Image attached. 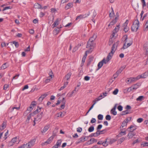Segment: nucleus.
<instances>
[{
    "instance_id": "obj_9",
    "label": "nucleus",
    "mask_w": 148,
    "mask_h": 148,
    "mask_svg": "<svg viewBox=\"0 0 148 148\" xmlns=\"http://www.w3.org/2000/svg\"><path fill=\"white\" fill-rule=\"evenodd\" d=\"M71 75L72 73L71 72L68 73L65 75L63 79L65 81H66L68 82V81L69 80Z\"/></svg>"
},
{
    "instance_id": "obj_18",
    "label": "nucleus",
    "mask_w": 148,
    "mask_h": 148,
    "mask_svg": "<svg viewBox=\"0 0 148 148\" xmlns=\"http://www.w3.org/2000/svg\"><path fill=\"white\" fill-rule=\"evenodd\" d=\"M105 130H103L101 131L97 130L95 133V134H94V136H97L99 135L103 134V132L105 131Z\"/></svg>"
},
{
    "instance_id": "obj_64",
    "label": "nucleus",
    "mask_w": 148,
    "mask_h": 148,
    "mask_svg": "<svg viewBox=\"0 0 148 148\" xmlns=\"http://www.w3.org/2000/svg\"><path fill=\"white\" fill-rule=\"evenodd\" d=\"M144 30L145 31H147L148 30V25H145L144 26Z\"/></svg>"
},
{
    "instance_id": "obj_15",
    "label": "nucleus",
    "mask_w": 148,
    "mask_h": 148,
    "mask_svg": "<svg viewBox=\"0 0 148 148\" xmlns=\"http://www.w3.org/2000/svg\"><path fill=\"white\" fill-rule=\"evenodd\" d=\"M50 125L49 124L45 126L43 129L41 131L42 133H45L49 128Z\"/></svg>"
},
{
    "instance_id": "obj_25",
    "label": "nucleus",
    "mask_w": 148,
    "mask_h": 148,
    "mask_svg": "<svg viewBox=\"0 0 148 148\" xmlns=\"http://www.w3.org/2000/svg\"><path fill=\"white\" fill-rule=\"evenodd\" d=\"M59 23V21L57 19L54 22V23L52 25V28H54V27H56Z\"/></svg>"
},
{
    "instance_id": "obj_46",
    "label": "nucleus",
    "mask_w": 148,
    "mask_h": 148,
    "mask_svg": "<svg viewBox=\"0 0 148 148\" xmlns=\"http://www.w3.org/2000/svg\"><path fill=\"white\" fill-rule=\"evenodd\" d=\"M6 63H5L3 64V65L1 67V69H4L7 67V66L6 65Z\"/></svg>"
},
{
    "instance_id": "obj_38",
    "label": "nucleus",
    "mask_w": 148,
    "mask_h": 148,
    "mask_svg": "<svg viewBox=\"0 0 148 148\" xmlns=\"http://www.w3.org/2000/svg\"><path fill=\"white\" fill-rule=\"evenodd\" d=\"M108 139H106L105 141L102 142V145H103L105 147H106L108 145V143L107 142Z\"/></svg>"
},
{
    "instance_id": "obj_49",
    "label": "nucleus",
    "mask_w": 148,
    "mask_h": 148,
    "mask_svg": "<svg viewBox=\"0 0 148 148\" xmlns=\"http://www.w3.org/2000/svg\"><path fill=\"white\" fill-rule=\"evenodd\" d=\"M111 113L113 115H115L116 114L117 112L115 111V110H111Z\"/></svg>"
},
{
    "instance_id": "obj_62",
    "label": "nucleus",
    "mask_w": 148,
    "mask_h": 148,
    "mask_svg": "<svg viewBox=\"0 0 148 148\" xmlns=\"http://www.w3.org/2000/svg\"><path fill=\"white\" fill-rule=\"evenodd\" d=\"M125 134H126V132L125 131H124V132L121 131L119 135H121V136H123V135H125Z\"/></svg>"
},
{
    "instance_id": "obj_43",
    "label": "nucleus",
    "mask_w": 148,
    "mask_h": 148,
    "mask_svg": "<svg viewBox=\"0 0 148 148\" xmlns=\"http://www.w3.org/2000/svg\"><path fill=\"white\" fill-rule=\"evenodd\" d=\"M141 145L143 147L148 146V143L147 142H144L141 144Z\"/></svg>"
},
{
    "instance_id": "obj_27",
    "label": "nucleus",
    "mask_w": 148,
    "mask_h": 148,
    "mask_svg": "<svg viewBox=\"0 0 148 148\" xmlns=\"http://www.w3.org/2000/svg\"><path fill=\"white\" fill-rule=\"evenodd\" d=\"M33 116L32 113H30L27 116V118L26 120V122L27 123H29V121L30 119L31 118V117Z\"/></svg>"
},
{
    "instance_id": "obj_52",
    "label": "nucleus",
    "mask_w": 148,
    "mask_h": 148,
    "mask_svg": "<svg viewBox=\"0 0 148 148\" xmlns=\"http://www.w3.org/2000/svg\"><path fill=\"white\" fill-rule=\"evenodd\" d=\"M116 141L115 139L114 138L110 139L109 143L110 144H112Z\"/></svg>"
},
{
    "instance_id": "obj_32",
    "label": "nucleus",
    "mask_w": 148,
    "mask_h": 148,
    "mask_svg": "<svg viewBox=\"0 0 148 148\" xmlns=\"http://www.w3.org/2000/svg\"><path fill=\"white\" fill-rule=\"evenodd\" d=\"M41 108H40L38 107L37 109L34 112V114H37L38 112H40L41 111Z\"/></svg>"
},
{
    "instance_id": "obj_12",
    "label": "nucleus",
    "mask_w": 148,
    "mask_h": 148,
    "mask_svg": "<svg viewBox=\"0 0 148 148\" xmlns=\"http://www.w3.org/2000/svg\"><path fill=\"white\" fill-rule=\"evenodd\" d=\"M90 13L87 14H81L79 16H77L76 18H86L88 16L90 15Z\"/></svg>"
},
{
    "instance_id": "obj_54",
    "label": "nucleus",
    "mask_w": 148,
    "mask_h": 148,
    "mask_svg": "<svg viewBox=\"0 0 148 148\" xmlns=\"http://www.w3.org/2000/svg\"><path fill=\"white\" fill-rule=\"evenodd\" d=\"M93 13L92 18H94L97 15L96 12L95 10H93L92 11Z\"/></svg>"
},
{
    "instance_id": "obj_61",
    "label": "nucleus",
    "mask_w": 148,
    "mask_h": 148,
    "mask_svg": "<svg viewBox=\"0 0 148 148\" xmlns=\"http://www.w3.org/2000/svg\"><path fill=\"white\" fill-rule=\"evenodd\" d=\"M96 121V119L94 118H92L90 121V123H95Z\"/></svg>"
},
{
    "instance_id": "obj_14",
    "label": "nucleus",
    "mask_w": 148,
    "mask_h": 148,
    "mask_svg": "<svg viewBox=\"0 0 148 148\" xmlns=\"http://www.w3.org/2000/svg\"><path fill=\"white\" fill-rule=\"evenodd\" d=\"M136 129V127L134 125H132L129 127H128L127 128V130L129 132H134L133 131Z\"/></svg>"
},
{
    "instance_id": "obj_39",
    "label": "nucleus",
    "mask_w": 148,
    "mask_h": 148,
    "mask_svg": "<svg viewBox=\"0 0 148 148\" xmlns=\"http://www.w3.org/2000/svg\"><path fill=\"white\" fill-rule=\"evenodd\" d=\"M138 85L137 84H135L134 86H132V90H136L138 88Z\"/></svg>"
},
{
    "instance_id": "obj_31",
    "label": "nucleus",
    "mask_w": 148,
    "mask_h": 148,
    "mask_svg": "<svg viewBox=\"0 0 148 148\" xmlns=\"http://www.w3.org/2000/svg\"><path fill=\"white\" fill-rule=\"evenodd\" d=\"M126 139V137H122L120 138L118 140V142L120 144H121L122 142L124 141Z\"/></svg>"
},
{
    "instance_id": "obj_58",
    "label": "nucleus",
    "mask_w": 148,
    "mask_h": 148,
    "mask_svg": "<svg viewBox=\"0 0 148 148\" xmlns=\"http://www.w3.org/2000/svg\"><path fill=\"white\" fill-rule=\"evenodd\" d=\"M118 91V89H116L113 91V94L114 95H116L117 94Z\"/></svg>"
},
{
    "instance_id": "obj_21",
    "label": "nucleus",
    "mask_w": 148,
    "mask_h": 148,
    "mask_svg": "<svg viewBox=\"0 0 148 148\" xmlns=\"http://www.w3.org/2000/svg\"><path fill=\"white\" fill-rule=\"evenodd\" d=\"M97 141V140L94 138H91L88 141V144H92L94 143H96Z\"/></svg>"
},
{
    "instance_id": "obj_57",
    "label": "nucleus",
    "mask_w": 148,
    "mask_h": 148,
    "mask_svg": "<svg viewBox=\"0 0 148 148\" xmlns=\"http://www.w3.org/2000/svg\"><path fill=\"white\" fill-rule=\"evenodd\" d=\"M123 28L124 31L125 32H127L129 30V28L128 26L123 27Z\"/></svg>"
},
{
    "instance_id": "obj_33",
    "label": "nucleus",
    "mask_w": 148,
    "mask_h": 148,
    "mask_svg": "<svg viewBox=\"0 0 148 148\" xmlns=\"http://www.w3.org/2000/svg\"><path fill=\"white\" fill-rule=\"evenodd\" d=\"M94 130V127L93 126L90 127L88 129V130L89 132H92Z\"/></svg>"
},
{
    "instance_id": "obj_50",
    "label": "nucleus",
    "mask_w": 148,
    "mask_h": 148,
    "mask_svg": "<svg viewBox=\"0 0 148 148\" xmlns=\"http://www.w3.org/2000/svg\"><path fill=\"white\" fill-rule=\"evenodd\" d=\"M103 115L101 114H99L98 116V119L99 120H102L103 119Z\"/></svg>"
},
{
    "instance_id": "obj_16",
    "label": "nucleus",
    "mask_w": 148,
    "mask_h": 148,
    "mask_svg": "<svg viewBox=\"0 0 148 148\" xmlns=\"http://www.w3.org/2000/svg\"><path fill=\"white\" fill-rule=\"evenodd\" d=\"M135 135V133L134 132H129L127 136L128 137V139H130Z\"/></svg>"
},
{
    "instance_id": "obj_13",
    "label": "nucleus",
    "mask_w": 148,
    "mask_h": 148,
    "mask_svg": "<svg viewBox=\"0 0 148 148\" xmlns=\"http://www.w3.org/2000/svg\"><path fill=\"white\" fill-rule=\"evenodd\" d=\"M53 137V136L50 137L44 143L42 144V145H47V144L50 143L51 141L52 140Z\"/></svg>"
},
{
    "instance_id": "obj_41",
    "label": "nucleus",
    "mask_w": 148,
    "mask_h": 148,
    "mask_svg": "<svg viewBox=\"0 0 148 148\" xmlns=\"http://www.w3.org/2000/svg\"><path fill=\"white\" fill-rule=\"evenodd\" d=\"M92 49H93L92 48H90L89 50H88L86 51L85 54H86L87 55V54L89 53H90L91 52H92Z\"/></svg>"
},
{
    "instance_id": "obj_3",
    "label": "nucleus",
    "mask_w": 148,
    "mask_h": 148,
    "mask_svg": "<svg viewBox=\"0 0 148 148\" xmlns=\"http://www.w3.org/2000/svg\"><path fill=\"white\" fill-rule=\"evenodd\" d=\"M127 36H124L123 37V38L125 39V43L124 44L123 47L122 48V49H125L127 48L128 47L131 46L132 43V41L130 42L129 43H127Z\"/></svg>"
},
{
    "instance_id": "obj_2",
    "label": "nucleus",
    "mask_w": 148,
    "mask_h": 148,
    "mask_svg": "<svg viewBox=\"0 0 148 148\" xmlns=\"http://www.w3.org/2000/svg\"><path fill=\"white\" fill-rule=\"evenodd\" d=\"M139 26V23L138 19H136L133 22L131 27L132 30L134 32L137 31Z\"/></svg>"
},
{
    "instance_id": "obj_51",
    "label": "nucleus",
    "mask_w": 148,
    "mask_h": 148,
    "mask_svg": "<svg viewBox=\"0 0 148 148\" xmlns=\"http://www.w3.org/2000/svg\"><path fill=\"white\" fill-rule=\"evenodd\" d=\"M106 119L107 120L110 121L111 119V117L109 115H107L106 116Z\"/></svg>"
},
{
    "instance_id": "obj_56",
    "label": "nucleus",
    "mask_w": 148,
    "mask_h": 148,
    "mask_svg": "<svg viewBox=\"0 0 148 148\" xmlns=\"http://www.w3.org/2000/svg\"><path fill=\"white\" fill-rule=\"evenodd\" d=\"M82 128H81V127H79L77 128V131L78 132H79V133L81 132H82Z\"/></svg>"
},
{
    "instance_id": "obj_22",
    "label": "nucleus",
    "mask_w": 148,
    "mask_h": 148,
    "mask_svg": "<svg viewBox=\"0 0 148 148\" xmlns=\"http://www.w3.org/2000/svg\"><path fill=\"white\" fill-rule=\"evenodd\" d=\"M18 148H30L28 143L24 144L18 147Z\"/></svg>"
},
{
    "instance_id": "obj_24",
    "label": "nucleus",
    "mask_w": 148,
    "mask_h": 148,
    "mask_svg": "<svg viewBox=\"0 0 148 148\" xmlns=\"http://www.w3.org/2000/svg\"><path fill=\"white\" fill-rule=\"evenodd\" d=\"M62 27V26L61 25L60 27H56L54 30V32H55V33L56 34H58L59 32L60 31V29Z\"/></svg>"
},
{
    "instance_id": "obj_5",
    "label": "nucleus",
    "mask_w": 148,
    "mask_h": 148,
    "mask_svg": "<svg viewBox=\"0 0 148 148\" xmlns=\"http://www.w3.org/2000/svg\"><path fill=\"white\" fill-rule=\"evenodd\" d=\"M95 40H93L92 37H91L88 42L86 48H89L90 47H92L93 45V41Z\"/></svg>"
},
{
    "instance_id": "obj_20",
    "label": "nucleus",
    "mask_w": 148,
    "mask_h": 148,
    "mask_svg": "<svg viewBox=\"0 0 148 148\" xmlns=\"http://www.w3.org/2000/svg\"><path fill=\"white\" fill-rule=\"evenodd\" d=\"M126 66H124L122 67H121L119 69L116 73L118 75L121 73L123 70L125 68Z\"/></svg>"
},
{
    "instance_id": "obj_63",
    "label": "nucleus",
    "mask_w": 148,
    "mask_h": 148,
    "mask_svg": "<svg viewBox=\"0 0 148 148\" xmlns=\"http://www.w3.org/2000/svg\"><path fill=\"white\" fill-rule=\"evenodd\" d=\"M143 121V119L142 118H140L137 119V121L139 123H141Z\"/></svg>"
},
{
    "instance_id": "obj_23",
    "label": "nucleus",
    "mask_w": 148,
    "mask_h": 148,
    "mask_svg": "<svg viewBox=\"0 0 148 148\" xmlns=\"http://www.w3.org/2000/svg\"><path fill=\"white\" fill-rule=\"evenodd\" d=\"M47 95L45 93L43 95H41V96L39 98L38 100L40 101H42L43 99L45 97H46Z\"/></svg>"
},
{
    "instance_id": "obj_45",
    "label": "nucleus",
    "mask_w": 148,
    "mask_h": 148,
    "mask_svg": "<svg viewBox=\"0 0 148 148\" xmlns=\"http://www.w3.org/2000/svg\"><path fill=\"white\" fill-rule=\"evenodd\" d=\"M57 116L58 117H63L64 115L62 114V112H59L57 114Z\"/></svg>"
},
{
    "instance_id": "obj_48",
    "label": "nucleus",
    "mask_w": 148,
    "mask_h": 148,
    "mask_svg": "<svg viewBox=\"0 0 148 148\" xmlns=\"http://www.w3.org/2000/svg\"><path fill=\"white\" fill-rule=\"evenodd\" d=\"M11 109V111H12L13 110H16V111L18 110H19L20 109V107H13L12 108L10 109Z\"/></svg>"
},
{
    "instance_id": "obj_37",
    "label": "nucleus",
    "mask_w": 148,
    "mask_h": 148,
    "mask_svg": "<svg viewBox=\"0 0 148 148\" xmlns=\"http://www.w3.org/2000/svg\"><path fill=\"white\" fill-rule=\"evenodd\" d=\"M62 140H58V141H57L56 144V145L58 146V147H60L61 145V143H62Z\"/></svg>"
},
{
    "instance_id": "obj_17",
    "label": "nucleus",
    "mask_w": 148,
    "mask_h": 148,
    "mask_svg": "<svg viewBox=\"0 0 148 148\" xmlns=\"http://www.w3.org/2000/svg\"><path fill=\"white\" fill-rule=\"evenodd\" d=\"M33 106L31 104L29 107L27 108V110L24 112V115L25 116H26L27 115V111H32V110L33 109Z\"/></svg>"
},
{
    "instance_id": "obj_4",
    "label": "nucleus",
    "mask_w": 148,
    "mask_h": 148,
    "mask_svg": "<svg viewBox=\"0 0 148 148\" xmlns=\"http://www.w3.org/2000/svg\"><path fill=\"white\" fill-rule=\"evenodd\" d=\"M109 61H107V57L106 60H105L104 59L101 62H99L97 65L98 69H100L102 67L104 63L105 64H106L107 62H108Z\"/></svg>"
},
{
    "instance_id": "obj_7",
    "label": "nucleus",
    "mask_w": 148,
    "mask_h": 148,
    "mask_svg": "<svg viewBox=\"0 0 148 148\" xmlns=\"http://www.w3.org/2000/svg\"><path fill=\"white\" fill-rule=\"evenodd\" d=\"M36 141V139L34 138L31 140L28 143V145L30 148H31L34 145Z\"/></svg>"
},
{
    "instance_id": "obj_35",
    "label": "nucleus",
    "mask_w": 148,
    "mask_h": 148,
    "mask_svg": "<svg viewBox=\"0 0 148 148\" xmlns=\"http://www.w3.org/2000/svg\"><path fill=\"white\" fill-rule=\"evenodd\" d=\"M130 113V112L128 110H126L122 112V115H125V114H129Z\"/></svg>"
},
{
    "instance_id": "obj_11",
    "label": "nucleus",
    "mask_w": 148,
    "mask_h": 148,
    "mask_svg": "<svg viewBox=\"0 0 148 148\" xmlns=\"http://www.w3.org/2000/svg\"><path fill=\"white\" fill-rule=\"evenodd\" d=\"M73 3L70 2L68 3L65 6V9L66 10H67L70 9L73 7Z\"/></svg>"
},
{
    "instance_id": "obj_19",
    "label": "nucleus",
    "mask_w": 148,
    "mask_h": 148,
    "mask_svg": "<svg viewBox=\"0 0 148 148\" xmlns=\"http://www.w3.org/2000/svg\"><path fill=\"white\" fill-rule=\"evenodd\" d=\"M42 112H41L40 113L38 114L37 118H34V119H37V121H40L42 117Z\"/></svg>"
},
{
    "instance_id": "obj_8",
    "label": "nucleus",
    "mask_w": 148,
    "mask_h": 148,
    "mask_svg": "<svg viewBox=\"0 0 148 148\" xmlns=\"http://www.w3.org/2000/svg\"><path fill=\"white\" fill-rule=\"evenodd\" d=\"M148 76V71L145 72V73L141 75H139L138 76V78H145L147 77Z\"/></svg>"
},
{
    "instance_id": "obj_26",
    "label": "nucleus",
    "mask_w": 148,
    "mask_h": 148,
    "mask_svg": "<svg viewBox=\"0 0 148 148\" xmlns=\"http://www.w3.org/2000/svg\"><path fill=\"white\" fill-rule=\"evenodd\" d=\"M117 21L116 19H114L112 21L110 22V24L108 25V26L109 27L111 26V27L116 23Z\"/></svg>"
},
{
    "instance_id": "obj_53",
    "label": "nucleus",
    "mask_w": 148,
    "mask_h": 148,
    "mask_svg": "<svg viewBox=\"0 0 148 148\" xmlns=\"http://www.w3.org/2000/svg\"><path fill=\"white\" fill-rule=\"evenodd\" d=\"M13 43L14 45L16 47H18L19 46V44L17 42L15 41H13Z\"/></svg>"
},
{
    "instance_id": "obj_59",
    "label": "nucleus",
    "mask_w": 148,
    "mask_h": 148,
    "mask_svg": "<svg viewBox=\"0 0 148 148\" xmlns=\"http://www.w3.org/2000/svg\"><path fill=\"white\" fill-rule=\"evenodd\" d=\"M65 102L66 101H64L63 103V104L60 107L62 109H64V108L65 106Z\"/></svg>"
},
{
    "instance_id": "obj_36",
    "label": "nucleus",
    "mask_w": 148,
    "mask_h": 148,
    "mask_svg": "<svg viewBox=\"0 0 148 148\" xmlns=\"http://www.w3.org/2000/svg\"><path fill=\"white\" fill-rule=\"evenodd\" d=\"M130 78L132 80V82H135L139 79L138 78V76L136 77H130Z\"/></svg>"
},
{
    "instance_id": "obj_55",
    "label": "nucleus",
    "mask_w": 148,
    "mask_h": 148,
    "mask_svg": "<svg viewBox=\"0 0 148 148\" xmlns=\"http://www.w3.org/2000/svg\"><path fill=\"white\" fill-rule=\"evenodd\" d=\"M52 75H50V77H51V78L50 79H47L45 80V82L46 83H47L50 82V80L52 78Z\"/></svg>"
},
{
    "instance_id": "obj_40",
    "label": "nucleus",
    "mask_w": 148,
    "mask_h": 148,
    "mask_svg": "<svg viewBox=\"0 0 148 148\" xmlns=\"http://www.w3.org/2000/svg\"><path fill=\"white\" fill-rule=\"evenodd\" d=\"M87 56V55L86 54L83 57L82 60V63H84L85 62Z\"/></svg>"
},
{
    "instance_id": "obj_29",
    "label": "nucleus",
    "mask_w": 148,
    "mask_h": 148,
    "mask_svg": "<svg viewBox=\"0 0 148 148\" xmlns=\"http://www.w3.org/2000/svg\"><path fill=\"white\" fill-rule=\"evenodd\" d=\"M69 82L67 81L64 82V85L63 86L61 87L59 89V90L60 91L63 90L65 88L67 85H68Z\"/></svg>"
},
{
    "instance_id": "obj_47",
    "label": "nucleus",
    "mask_w": 148,
    "mask_h": 148,
    "mask_svg": "<svg viewBox=\"0 0 148 148\" xmlns=\"http://www.w3.org/2000/svg\"><path fill=\"white\" fill-rule=\"evenodd\" d=\"M6 127V126L4 123H3L2 126L0 127V130H4Z\"/></svg>"
},
{
    "instance_id": "obj_60",
    "label": "nucleus",
    "mask_w": 148,
    "mask_h": 148,
    "mask_svg": "<svg viewBox=\"0 0 148 148\" xmlns=\"http://www.w3.org/2000/svg\"><path fill=\"white\" fill-rule=\"evenodd\" d=\"M117 109L119 111H121L123 110V107L121 105H119L118 106Z\"/></svg>"
},
{
    "instance_id": "obj_34",
    "label": "nucleus",
    "mask_w": 148,
    "mask_h": 148,
    "mask_svg": "<svg viewBox=\"0 0 148 148\" xmlns=\"http://www.w3.org/2000/svg\"><path fill=\"white\" fill-rule=\"evenodd\" d=\"M144 97L143 96H140L136 99V100L137 101H141L143 100Z\"/></svg>"
},
{
    "instance_id": "obj_1",
    "label": "nucleus",
    "mask_w": 148,
    "mask_h": 148,
    "mask_svg": "<svg viewBox=\"0 0 148 148\" xmlns=\"http://www.w3.org/2000/svg\"><path fill=\"white\" fill-rule=\"evenodd\" d=\"M119 41H117L116 42H115L113 45L112 48L108 56H107V61H109L110 60L113 55V54L115 52L117 48V46L119 43Z\"/></svg>"
},
{
    "instance_id": "obj_28",
    "label": "nucleus",
    "mask_w": 148,
    "mask_h": 148,
    "mask_svg": "<svg viewBox=\"0 0 148 148\" xmlns=\"http://www.w3.org/2000/svg\"><path fill=\"white\" fill-rule=\"evenodd\" d=\"M34 6L36 8L41 9L42 8L41 5L38 4V3H36L34 5Z\"/></svg>"
},
{
    "instance_id": "obj_30",
    "label": "nucleus",
    "mask_w": 148,
    "mask_h": 148,
    "mask_svg": "<svg viewBox=\"0 0 148 148\" xmlns=\"http://www.w3.org/2000/svg\"><path fill=\"white\" fill-rule=\"evenodd\" d=\"M127 120L126 121L124 120L122 123V125L120 127V128L122 127V128H123V127L125 126H126L127 124V123L128 121H127Z\"/></svg>"
},
{
    "instance_id": "obj_10",
    "label": "nucleus",
    "mask_w": 148,
    "mask_h": 148,
    "mask_svg": "<svg viewBox=\"0 0 148 148\" xmlns=\"http://www.w3.org/2000/svg\"><path fill=\"white\" fill-rule=\"evenodd\" d=\"M86 137H82L80 138L75 143L76 144H78L80 143L84 142L86 140Z\"/></svg>"
},
{
    "instance_id": "obj_42",
    "label": "nucleus",
    "mask_w": 148,
    "mask_h": 148,
    "mask_svg": "<svg viewBox=\"0 0 148 148\" xmlns=\"http://www.w3.org/2000/svg\"><path fill=\"white\" fill-rule=\"evenodd\" d=\"M69 0H61V3L60 4H64L66 3H67L69 1Z\"/></svg>"
},
{
    "instance_id": "obj_44",
    "label": "nucleus",
    "mask_w": 148,
    "mask_h": 148,
    "mask_svg": "<svg viewBox=\"0 0 148 148\" xmlns=\"http://www.w3.org/2000/svg\"><path fill=\"white\" fill-rule=\"evenodd\" d=\"M119 25H117L115 28L114 29V31L116 33L118 32L119 29Z\"/></svg>"
},
{
    "instance_id": "obj_6",
    "label": "nucleus",
    "mask_w": 148,
    "mask_h": 148,
    "mask_svg": "<svg viewBox=\"0 0 148 148\" xmlns=\"http://www.w3.org/2000/svg\"><path fill=\"white\" fill-rule=\"evenodd\" d=\"M17 140V138L16 137H15L12 138V139L10 141L8 145V146L10 147L13 146L14 143L16 142Z\"/></svg>"
}]
</instances>
